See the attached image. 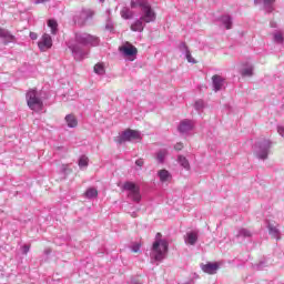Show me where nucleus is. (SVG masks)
<instances>
[{
  "instance_id": "bb28decb",
  "label": "nucleus",
  "mask_w": 284,
  "mask_h": 284,
  "mask_svg": "<svg viewBox=\"0 0 284 284\" xmlns=\"http://www.w3.org/2000/svg\"><path fill=\"white\" fill-rule=\"evenodd\" d=\"M270 234L273 236V239H281L278 235V230L276 227H270Z\"/></svg>"
},
{
  "instance_id": "6ab92c4d",
  "label": "nucleus",
  "mask_w": 284,
  "mask_h": 284,
  "mask_svg": "<svg viewBox=\"0 0 284 284\" xmlns=\"http://www.w3.org/2000/svg\"><path fill=\"white\" fill-rule=\"evenodd\" d=\"M178 161L180 163V165H182V168H184L185 170H190V162L187 161V159L183 155H180L178 158Z\"/></svg>"
},
{
  "instance_id": "9b49d317",
  "label": "nucleus",
  "mask_w": 284,
  "mask_h": 284,
  "mask_svg": "<svg viewBox=\"0 0 284 284\" xmlns=\"http://www.w3.org/2000/svg\"><path fill=\"white\" fill-rule=\"evenodd\" d=\"M196 241H199V233L197 232H187L184 236V242L186 245H196Z\"/></svg>"
},
{
  "instance_id": "c756f323",
  "label": "nucleus",
  "mask_w": 284,
  "mask_h": 284,
  "mask_svg": "<svg viewBox=\"0 0 284 284\" xmlns=\"http://www.w3.org/2000/svg\"><path fill=\"white\" fill-rule=\"evenodd\" d=\"M274 39H275V41L277 42V43H283V33H276L275 36H274Z\"/></svg>"
},
{
  "instance_id": "4c0bfd02",
  "label": "nucleus",
  "mask_w": 284,
  "mask_h": 284,
  "mask_svg": "<svg viewBox=\"0 0 284 284\" xmlns=\"http://www.w3.org/2000/svg\"><path fill=\"white\" fill-rule=\"evenodd\" d=\"M195 106H196V108H203V102H202V101H197V102L195 103Z\"/></svg>"
},
{
  "instance_id": "9d476101",
  "label": "nucleus",
  "mask_w": 284,
  "mask_h": 284,
  "mask_svg": "<svg viewBox=\"0 0 284 284\" xmlns=\"http://www.w3.org/2000/svg\"><path fill=\"white\" fill-rule=\"evenodd\" d=\"M178 130L182 133L191 132V130H194V123L191 120H182Z\"/></svg>"
},
{
  "instance_id": "393cba45",
  "label": "nucleus",
  "mask_w": 284,
  "mask_h": 284,
  "mask_svg": "<svg viewBox=\"0 0 284 284\" xmlns=\"http://www.w3.org/2000/svg\"><path fill=\"white\" fill-rule=\"evenodd\" d=\"M242 77H252L254 74V67L243 69L241 72Z\"/></svg>"
},
{
  "instance_id": "f257e3e1",
  "label": "nucleus",
  "mask_w": 284,
  "mask_h": 284,
  "mask_svg": "<svg viewBox=\"0 0 284 284\" xmlns=\"http://www.w3.org/2000/svg\"><path fill=\"white\" fill-rule=\"evenodd\" d=\"M169 243L168 240H155L152 245V252L155 261H163L168 254Z\"/></svg>"
},
{
  "instance_id": "a19ab883",
  "label": "nucleus",
  "mask_w": 284,
  "mask_h": 284,
  "mask_svg": "<svg viewBox=\"0 0 284 284\" xmlns=\"http://www.w3.org/2000/svg\"><path fill=\"white\" fill-rule=\"evenodd\" d=\"M72 52H77V49L72 48Z\"/></svg>"
},
{
  "instance_id": "58836bf2",
  "label": "nucleus",
  "mask_w": 284,
  "mask_h": 284,
  "mask_svg": "<svg viewBox=\"0 0 284 284\" xmlns=\"http://www.w3.org/2000/svg\"><path fill=\"white\" fill-rule=\"evenodd\" d=\"M45 1L48 0H36V3L39 4V3H45Z\"/></svg>"
},
{
  "instance_id": "a211bd4d",
  "label": "nucleus",
  "mask_w": 284,
  "mask_h": 284,
  "mask_svg": "<svg viewBox=\"0 0 284 284\" xmlns=\"http://www.w3.org/2000/svg\"><path fill=\"white\" fill-rule=\"evenodd\" d=\"M120 14H121L122 19H132V17H134V12H132V10H130L128 8H123L120 11Z\"/></svg>"
},
{
  "instance_id": "412c9836",
  "label": "nucleus",
  "mask_w": 284,
  "mask_h": 284,
  "mask_svg": "<svg viewBox=\"0 0 284 284\" xmlns=\"http://www.w3.org/2000/svg\"><path fill=\"white\" fill-rule=\"evenodd\" d=\"M81 17L82 19H92V17H94V11H92L91 9H84L81 12Z\"/></svg>"
},
{
  "instance_id": "4be33fe9",
  "label": "nucleus",
  "mask_w": 284,
  "mask_h": 284,
  "mask_svg": "<svg viewBox=\"0 0 284 284\" xmlns=\"http://www.w3.org/2000/svg\"><path fill=\"white\" fill-rule=\"evenodd\" d=\"M222 22L224 23L226 30H232V18H230V16L222 17Z\"/></svg>"
},
{
  "instance_id": "f03ea898",
  "label": "nucleus",
  "mask_w": 284,
  "mask_h": 284,
  "mask_svg": "<svg viewBox=\"0 0 284 284\" xmlns=\"http://www.w3.org/2000/svg\"><path fill=\"white\" fill-rule=\"evenodd\" d=\"M139 7L143 12L140 18L141 21H143L144 23H153V21H156V12H154V9H152V6H150L149 2L139 1Z\"/></svg>"
},
{
  "instance_id": "72a5a7b5",
  "label": "nucleus",
  "mask_w": 284,
  "mask_h": 284,
  "mask_svg": "<svg viewBox=\"0 0 284 284\" xmlns=\"http://www.w3.org/2000/svg\"><path fill=\"white\" fill-rule=\"evenodd\" d=\"M260 159H262L263 161H265V159H267V151H263L262 154L258 155Z\"/></svg>"
},
{
  "instance_id": "aec40b11",
  "label": "nucleus",
  "mask_w": 284,
  "mask_h": 284,
  "mask_svg": "<svg viewBox=\"0 0 284 284\" xmlns=\"http://www.w3.org/2000/svg\"><path fill=\"white\" fill-rule=\"evenodd\" d=\"M88 163H90V159L85 155H81L78 162L79 168H88Z\"/></svg>"
},
{
  "instance_id": "2f4dec72",
  "label": "nucleus",
  "mask_w": 284,
  "mask_h": 284,
  "mask_svg": "<svg viewBox=\"0 0 284 284\" xmlns=\"http://www.w3.org/2000/svg\"><path fill=\"white\" fill-rule=\"evenodd\" d=\"M144 163L145 162L143 161V159H139V160L135 161V165H138V168H143Z\"/></svg>"
},
{
  "instance_id": "1a4fd4ad",
  "label": "nucleus",
  "mask_w": 284,
  "mask_h": 284,
  "mask_svg": "<svg viewBox=\"0 0 284 284\" xmlns=\"http://www.w3.org/2000/svg\"><path fill=\"white\" fill-rule=\"evenodd\" d=\"M120 52H123L125 57H135L139 53L136 47L128 43L126 45L120 47Z\"/></svg>"
},
{
  "instance_id": "ea45409f",
  "label": "nucleus",
  "mask_w": 284,
  "mask_h": 284,
  "mask_svg": "<svg viewBox=\"0 0 284 284\" xmlns=\"http://www.w3.org/2000/svg\"><path fill=\"white\" fill-rule=\"evenodd\" d=\"M159 240L162 241V240H161V233H158V234H156V241H159Z\"/></svg>"
},
{
  "instance_id": "423d86ee",
  "label": "nucleus",
  "mask_w": 284,
  "mask_h": 284,
  "mask_svg": "<svg viewBox=\"0 0 284 284\" xmlns=\"http://www.w3.org/2000/svg\"><path fill=\"white\" fill-rule=\"evenodd\" d=\"M38 48L41 52H48V50L52 48V37H50L48 33H44L38 42Z\"/></svg>"
},
{
  "instance_id": "0eeeda50",
  "label": "nucleus",
  "mask_w": 284,
  "mask_h": 284,
  "mask_svg": "<svg viewBox=\"0 0 284 284\" xmlns=\"http://www.w3.org/2000/svg\"><path fill=\"white\" fill-rule=\"evenodd\" d=\"M219 267H221V264L219 262L201 265L202 272H204L205 274H210V275L216 274V272H219Z\"/></svg>"
},
{
  "instance_id": "f704fd0d",
  "label": "nucleus",
  "mask_w": 284,
  "mask_h": 284,
  "mask_svg": "<svg viewBox=\"0 0 284 284\" xmlns=\"http://www.w3.org/2000/svg\"><path fill=\"white\" fill-rule=\"evenodd\" d=\"M22 250H23V254H28V252H30V245H23Z\"/></svg>"
},
{
  "instance_id": "6e6552de",
  "label": "nucleus",
  "mask_w": 284,
  "mask_h": 284,
  "mask_svg": "<svg viewBox=\"0 0 284 284\" xmlns=\"http://www.w3.org/2000/svg\"><path fill=\"white\" fill-rule=\"evenodd\" d=\"M75 39L78 43H82L83 45H88V43H94V41H97V37L90 36L88 33L77 34Z\"/></svg>"
},
{
  "instance_id": "cd10ccee",
  "label": "nucleus",
  "mask_w": 284,
  "mask_h": 284,
  "mask_svg": "<svg viewBox=\"0 0 284 284\" xmlns=\"http://www.w3.org/2000/svg\"><path fill=\"white\" fill-rule=\"evenodd\" d=\"M186 60L189 63H196V60L192 57L190 50H186Z\"/></svg>"
},
{
  "instance_id": "e433bc0d",
  "label": "nucleus",
  "mask_w": 284,
  "mask_h": 284,
  "mask_svg": "<svg viewBox=\"0 0 284 284\" xmlns=\"http://www.w3.org/2000/svg\"><path fill=\"white\" fill-rule=\"evenodd\" d=\"M276 0H264V6H272Z\"/></svg>"
},
{
  "instance_id": "c85d7f7f",
  "label": "nucleus",
  "mask_w": 284,
  "mask_h": 284,
  "mask_svg": "<svg viewBox=\"0 0 284 284\" xmlns=\"http://www.w3.org/2000/svg\"><path fill=\"white\" fill-rule=\"evenodd\" d=\"M132 252H133L134 254H139V253L141 252V243H135V244H133V246H132Z\"/></svg>"
},
{
  "instance_id": "39448f33",
  "label": "nucleus",
  "mask_w": 284,
  "mask_h": 284,
  "mask_svg": "<svg viewBox=\"0 0 284 284\" xmlns=\"http://www.w3.org/2000/svg\"><path fill=\"white\" fill-rule=\"evenodd\" d=\"M116 143H125V141H141V132L132 129L125 130L121 136L115 139Z\"/></svg>"
},
{
  "instance_id": "dca6fc26",
  "label": "nucleus",
  "mask_w": 284,
  "mask_h": 284,
  "mask_svg": "<svg viewBox=\"0 0 284 284\" xmlns=\"http://www.w3.org/2000/svg\"><path fill=\"white\" fill-rule=\"evenodd\" d=\"M159 176H160V181H162V183H165V181H170V179H172V175L170 174V171H168V170H160Z\"/></svg>"
},
{
  "instance_id": "f3484780",
  "label": "nucleus",
  "mask_w": 284,
  "mask_h": 284,
  "mask_svg": "<svg viewBox=\"0 0 284 284\" xmlns=\"http://www.w3.org/2000/svg\"><path fill=\"white\" fill-rule=\"evenodd\" d=\"M85 199H97L99 191L94 187H89L84 193Z\"/></svg>"
},
{
  "instance_id": "20e7f679",
  "label": "nucleus",
  "mask_w": 284,
  "mask_h": 284,
  "mask_svg": "<svg viewBox=\"0 0 284 284\" xmlns=\"http://www.w3.org/2000/svg\"><path fill=\"white\" fill-rule=\"evenodd\" d=\"M123 190H126L129 192L128 196L131 199V201H134L135 203H139L141 201V189L136 186L134 182H125L123 184Z\"/></svg>"
},
{
  "instance_id": "7ed1b4c3",
  "label": "nucleus",
  "mask_w": 284,
  "mask_h": 284,
  "mask_svg": "<svg viewBox=\"0 0 284 284\" xmlns=\"http://www.w3.org/2000/svg\"><path fill=\"white\" fill-rule=\"evenodd\" d=\"M27 105L30 110H33V112H41V110H43V101L37 97V90L31 89L27 92Z\"/></svg>"
},
{
  "instance_id": "b1692460",
  "label": "nucleus",
  "mask_w": 284,
  "mask_h": 284,
  "mask_svg": "<svg viewBox=\"0 0 284 284\" xmlns=\"http://www.w3.org/2000/svg\"><path fill=\"white\" fill-rule=\"evenodd\" d=\"M94 73L95 74H105V67L103 65V63H97L94 65Z\"/></svg>"
},
{
  "instance_id": "473e14b6",
  "label": "nucleus",
  "mask_w": 284,
  "mask_h": 284,
  "mask_svg": "<svg viewBox=\"0 0 284 284\" xmlns=\"http://www.w3.org/2000/svg\"><path fill=\"white\" fill-rule=\"evenodd\" d=\"M30 39H32V41H37V39H39V36L34 32H30Z\"/></svg>"
},
{
  "instance_id": "79ce46f5",
  "label": "nucleus",
  "mask_w": 284,
  "mask_h": 284,
  "mask_svg": "<svg viewBox=\"0 0 284 284\" xmlns=\"http://www.w3.org/2000/svg\"><path fill=\"white\" fill-rule=\"evenodd\" d=\"M100 1H102V3H103V1H105V0H100Z\"/></svg>"
},
{
  "instance_id": "5701e85b",
  "label": "nucleus",
  "mask_w": 284,
  "mask_h": 284,
  "mask_svg": "<svg viewBox=\"0 0 284 284\" xmlns=\"http://www.w3.org/2000/svg\"><path fill=\"white\" fill-rule=\"evenodd\" d=\"M48 26L51 28V34H57V28H59V23H57L55 20H49Z\"/></svg>"
},
{
  "instance_id": "4468645a",
  "label": "nucleus",
  "mask_w": 284,
  "mask_h": 284,
  "mask_svg": "<svg viewBox=\"0 0 284 284\" xmlns=\"http://www.w3.org/2000/svg\"><path fill=\"white\" fill-rule=\"evenodd\" d=\"M130 29L132 30V32H143V30L145 29V27L143 26V20H141V18L139 20H135Z\"/></svg>"
},
{
  "instance_id": "a878e982",
  "label": "nucleus",
  "mask_w": 284,
  "mask_h": 284,
  "mask_svg": "<svg viewBox=\"0 0 284 284\" xmlns=\"http://www.w3.org/2000/svg\"><path fill=\"white\" fill-rule=\"evenodd\" d=\"M165 156H168V151L162 150V151L158 152L156 159H158L159 163H163V161H165Z\"/></svg>"
},
{
  "instance_id": "7c9ffc66",
  "label": "nucleus",
  "mask_w": 284,
  "mask_h": 284,
  "mask_svg": "<svg viewBox=\"0 0 284 284\" xmlns=\"http://www.w3.org/2000/svg\"><path fill=\"white\" fill-rule=\"evenodd\" d=\"M174 150H176L178 152H181V150H183V143L179 142L174 145Z\"/></svg>"
},
{
  "instance_id": "2eb2a0df",
  "label": "nucleus",
  "mask_w": 284,
  "mask_h": 284,
  "mask_svg": "<svg viewBox=\"0 0 284 284\" xmlns=\"http://www.w3.org/2000/svg\"><path fill=\"white\" fill-rule=\"evenodd\" d=\"M64 119L68 128H77V125H79V120H77L74 114H68Z\"/></svg>"
},
{
  "instance_id": "f8f14e48",
  "label": "nucleus",
  "mask_w": 284,
  "mask_h": 284,
  "mask_svg": "<svg viewBox=\"0 0 284 284\" xmlns=\"http://www.w3.org/2000/svg\"><path fill=\"white\" fill-rule=\"evenodd\" d=\"M213 81V89L215 92H219L220 90L223 89V83H225V79H223L221 75L215 74L212 77Z\"/></svg>"
},
{
  "instance_id": "c9c22d12",
  "label": "nucleus",
  "mask_w": 284,
  "mask_h": 284,
  "mask_svg": "<svg viewBox=\"0 0 284 284\" xmlns=\"http://www.w3.org/2000/svg\"><path fill=\"white\" fill-rule=\"evenodd\" d=\"M139 1H143V0H138L136 2H134V0H132L131 8H136L139 6Z\"/></svg>"
},
{
  "instance_id": "ddd939ff",
  "label": "nucleus",
  "mask_w": 284,
  "mask_h": 284,
  "mask_svg": "<svg viewBox=\"0 0 284 284\" xmlns=\"http://www.w3.org/2000/svg\"><path fill=\"white\" fill-rule=\"evenodd\" d=\"M0 39H3L4 43H13L14 36L11 34L8 30L0 28Z\"/></svg>"
}]
</instances>
